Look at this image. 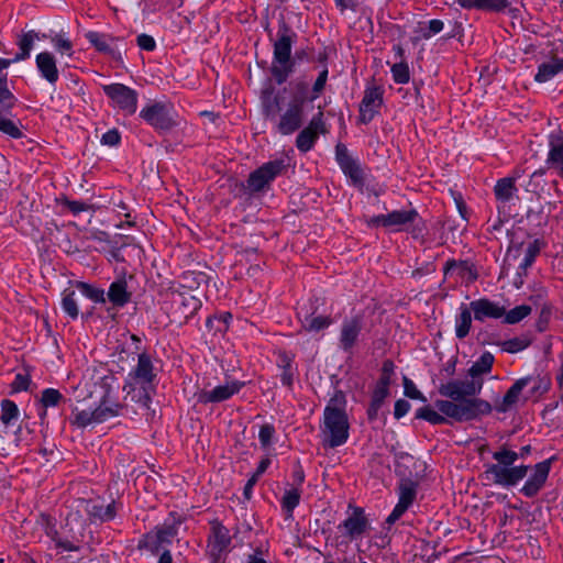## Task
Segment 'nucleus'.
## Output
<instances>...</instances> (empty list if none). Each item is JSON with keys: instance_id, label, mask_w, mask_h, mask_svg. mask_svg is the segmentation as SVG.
<instances>
[{"instance_id": "obj_42", "label": "nucleus", "mask_w": 563, "mask_h": 563, "mask_svg": "<svg viewBox=\"0 0 563 563\" xmlns=\"http://www.w3.org/2000/svg\"><path fill=\"white\" fill-rule=\"evenodd\" d=\"M271 464L269 459H263L257 465L256 471L252 474L244 486V496L250 499L252 495V489L254 485L257 483L258 478L266 472L267 467Z\"/></svg>"}, {"instance_id": "obj_37", "label": "nucleus", "mask_w": 563, "mask_h": 563, "mask_svg": "<svg viewBox=\"0 0 563 563\" xmlns=\"http://www.w3.org/2000/svg\"><path fill=\"white\" fill-rule=\"evenodd\" d=\"M75 286L82 294V296L87 297L88 299L92 300L93 302H97V303L106 302V292L102 288L96 287V286L85 283V282H76Z\"/></svg>"}, {"instance_id": "obj_43", "label": "nucleus", "mask_w": 563, "mask_h": 563, "mask_svg": "<svg viewBox=\"0 0 563 563\" xmlns=\"http://www.w3.org/2000/svg\"><path fill=\"white\" fill-rule=\"evenodd\" d=\"M416 417L423 419L432 424H442L445 422V417L448 416L441 412L439 409L437 411L431 407H422L417 411Z\"/></svg>"}, {"instance_id": "obj_53", "label": "nucleus", "mask_w": 563, "mask_h": 563, "mask_svg": "<svg viewBox=\"0 0 563 563\" xmlns=\"http://www.w3.org/2000/svg\"><path fill=\"white\" fill-rule=\"evenodd\" d=\"M404 389L405 395L411 399L427 400L422 393L416 387L415 383L407 377L404 378Z\"/></svg>"}, {"instance_id": "obj_40", "label": "nucleus", "mask_w": 563, "mask_h": 563, "mask_svg": "<svg viewBox=\"0 0 563 563\" xmlns=\"http://www.w3.org/2000/svg\"><path fill=\"white\" fill-rule=\"evenodd\" d=\"M531 343V340L528 335L516 336L509 340H505L500 342L498 345L501 347L504 352L507 353H518L527 349Z\"/></svg>"}, {"instance_id": "obj_44", "label": "nucleus", "mask_w": 563, "mask_h": 563, "mask_svg": "<svg viewBox=\"0 0 563 563\" xmlns=\"http://www.w3.org/2000/svg\"><path fill=\"white\" fill-rule=\"evenodd\" d=\"M19 417V408L18 406L9 399H3L1 401V421L4 424H10L12 421L16 420Z\"/></svg>"}, {"instance_id": "obj_57", "label": "nucleus", "mask_w": 563, "mask_h": 563, "mask_svg": "<svg viewBox=\"0 0 563 563\" xmlns=\"http://www.w3.org/2000/svg\"><path fill=\"white\" fill-rule=\"evenodd\" d=\"M63 205L74 214L77 216L89 210L90 206L84 201L64 199Z\"/></svg>"}, {"instance_id": "obj_32", "label": "nucleus", "mask_w": 563, "mask_h": 563, "mask_svg": "<svg viewBox=\"0 0 563 563\" xmlns=\"http://www.w3.org/2000/svg\"><path fill=\"white\" fill-rule=\"evenodd\" d=\"M457 274L461 278H466L468 282H473L477 278V273L474 267L467 262H455L449 261L444 266V275Z\"/></svg>"}, {"instance_id": "obj_9", "label": "nucleus", "mask_w": 563, "mask_h": 563, "mask_svg": "<svg viewBox=\"0 0 563 563\" xmlns=\"http://www.w3.org/2000/svg\"><path fill=\"white\" fill-rule=\"evenodd\" d=\"M291 35L287 27L278 32V40L274 44L272 75L278 85L284 84L294 71L291 55Z\"/></svg>"}, {"instance_id": "obj_35", "label": "nucleus", "mask_w": 563, "mask_h": 563, "mask_svg": "<svg viewBox=\"0 0 563 563\" xmlns=\"http://www.w3.org/2000/svg\"><path fill=\"white\" fill-rule=\"evenodd\" d=\"M516 191L515 179L509 177L499 179L494 187L496 199L504 205L514 198Z\"/></svg>"}, {"instance_id": "obj_49", "label": "nucleus", "mask_w": 563, "mask_h": 563, "mask_svg": "<svg viewBox=\"0 0 563 563\" xmlns=\"http://www.w3.org/2000/svg\"><path fill=\"white\" fill-rule=\"evenodd\" d=\"M74 423L80 428L98 423L95 419V410H81L75 415Z\"/></svg>"}, {"instance_id": "obj_64", "label": "nucleus", "mask_w": 563, "mask_h": 563, "mask_svg": "<svg viewBox=\"0 0 563 563\" xmlns=\"http://www.w3.org/2000/svg\"><path fill=\"white\" fill-rule=\"evenodd\" d=\"M12 98L13 96L7 87V75H4L0 77V103Z\"/></svg>"}, {"instance_id": "obj_6", "label": "nucleus", "mask_w": 563, "mask_h": 563, "mask_svg": "<svg viewBox=\"0 0 563 563\" xmlns=\"http://www.w3.org/2000/svg\"><path fill=\"white\" fill-rule=\"evenodd\" d=\"M372 228L384 227L391 232H409L419 238L424 231V222L416 209L394 210L387 214H378L368 220Z\"/></svg>"}, {"instance_id": "obj_10", "label": "nucleus", "mask_w": 563, "mask_h": 563, "mask_svg": "<svg viewBox=\"0 0 563 563\" xmlns=\"http://www.w3.org/2000/svg\"><path fill=\"white\" fill-rule=\"evenodd\" d=\"M286 169L283 159L269 161L250 174L247 189L252 192L264 190L271 183Z\"/></svg>"}, {"instance_id": "obj_22", "label": "nucleus", "mask_w": 563, "mask_h": 563, "mask_svg": "<svg viewBox=\"0 0 563 563\" xmlns=\"http://www.w3.org/2000/svg\"><path fill=\"white\" fill-rule=\"evenodd\" d=\"M343 527L350 539H356L368 529V520L362 508H353L347 518L339 526Z\"/></svg>"}, {"instance_id": "obj_41", "label": "nucleus", "mask_w": 563, "mask_h": 563, "mask_svg": "<svg viewBox=\"0 0 563 563\" xmlns=\"http://www.w3.org/2000/svg\"><path fill=\"white\" fill-rule=\"evenodd\" d=\"M301 497V489L298 487H291L285 490L282 499L283 508L291 515L294 509L299 505Z\"/></svg>"}, {"instance_id": "obj_60", "label": "nucleus", "mask_w": 563, "mask_h": 563, "mask_svg": "<svg viewBox=\"0 0 563 563\" xmlns=\"http://www.w3.org/2000/svg\"><path fill=\"white\" fill-rule=\"evenodd\" d=\"M280 380L284 386L291 387L294 384L296 367H289L285 369H280Z\"/></svg>"}, {"instance_id": "obj_24", "label": "nucleus", "mask_w": 563, "mask_h": 563, "mask_svg": "<svg viewBox=\"0 0 563 563\" xmlns=\"http://www.w3.org/2000/svg\"><path fill=\"white\" fill-rule=\"evenodd\" d=\"M86 38L99 52L109 54L113 57L119 55L117 38L93 31L88 32L86 34Z\"/></svg>"}, {"instance_id": "obj_28", "label": "nucleus", "mask_w": 563, "mask_h": 563, "mask_svg": "<svg viewBox=\"0 0 563 563\" xmlns=\"http://www.w3.org/2000/svg\"><path fill=\"white\" fill-rule=\"evenodd\" d=\"M107 297L113 306L119 308L124 307L131 300V292L128 291L126 282L119 279L111 283Z\"/></svg>"}, {"instance_id": "obj_1", "label": "nucleus", "mask_w": 563, "mask_h": 563, "mask_svg": "<svg viewBox=\"0 0 563 563\" xmlns=\"http://www.w3.org/2000/svg\"><path fill=\"white\" fill-rule=\"evenodd\" d=\"M494 361L490 352H484L468 368L470 379H451L441 384L439 394L446 399L437 400L435 408L459 422L475 420L490 413V404L475 396L482 391L483 376L490 373Z\"/></svg>"}, {"instance_id": "obj_33", "label": "nucleus", "mask_w": 563, "mask_h": 563, "mask_svg": "<svg viewBox=\"0 0 563 563\" xmlns=\"http://www.w3.org/2000/svg\"><path fill=\"white\" fill-rule=\"evenodd\" d=\"M547 163L563 179V137L556 142H551Z\"/></svg>"}, {"instance_id": "obj_19", "label": "nucleus", "mask_w": 563, "mask_h": 563, "mask_svg": "<svg viewBox=\"0 0 563 563\" xmlns=\"http://www.w3.org/2000/svg\"><path fill=\"white\" fill-rule=\"evenodd\" d=\"M230 543L231 537L229 530L220 522H214L212 525V534L208 543V552L213 562L220 560L221 554L229 548Z\"/></svg>"}, {"instance_id": "obj_34", "label": "nucleus", "mask_w": 563, "mask_h": 563, "mask_svg": "<svg viewBox=\"0 0 563 563\" xmlns=\"http://www.w3.org/2000/svg\"><path fill=\"white\" fill-rule=\"evenodd\" d=\"M472 327V310L465 305L460 307V313L455 317V335L464 339L468 335Z\"/></svg>"}, {"instance_id": "obj_7", "label": "nucleus", "mask_w": 563, "mask_h": 563, "mask_svg": "<svg viewBox=\"0 0 563 563\" xmlns=\"http://www.w3.org/2000/svg\"><path fill=\"white\" fill-rule=\"evenodd\" d=\"M46 536L54 542L55 548L60 551H78L76 544L84 538L82 520L78 512H71L66 518V523L58 532L54 525L47 522Z\"/></svg>"}, {"instance_id": "obj_48", "label": "nucleus", "mask_w": 563, "mask_h": 563, "mask_svg": "<svg viewBox=\"0 0 563 563\" xmlns=\"http://www.w3.org/2000/svg\"><path fill=\"white\" fill-rule=\"evenodd\" d=\"M63 399L62 394L54 388H46L42 391L41 401L45 408L55 407Z\"/></svg>"}, {"instance_id": "obj_27", "label": "nucleus", "mask_w": 563, "mask_h": 563, "mask_svg": "<svg viewBox=\"0 0 563 563\" xmlns=\"http://www.w3.org/2000/svg\"><path fill=\"white\" fill-rule=\"evenodd\" d=\"M91 521H109L117 515V506L114 503L104 505L102 503H89L86 508Z\"/></svg>"}, {"instance_id": "obj_58", "label": "nucleus", "mask_w": 563, "mask_h": 563, "mask_svg": "<svg viewBox=\"0 0 563 563\" xmlns=\"http://www.w3.org/2000/svg\"><path fill=\"white\" fill-rule=\"evenodd\" d=\"M136 42L142 49L147 52H152L156 47L155 40L151 35L144 33L137 36Z\"/></svg>"}, {"instance_id": "obj_12", "label": "nucleus", "mask_w": 563, "mask_h": 563, "mask_svg": "<svg viewBox=\"0 0 563 563\" xmlns=\"http://www.w3.org/2000/svg\"><path fill=\"white\" fill-rule=\"evenodd\" d=\"M104 93L126 114H133L137 108V92L123 84L103 87Z\"/></svg>"}, {"instance_id": "obj_52", "label": "nucleus", "mask_w": 563, "mask_h": 563, "mask_svg": "<svg viewBox=\"0 0 563 563\" xmlns=\"http://www.w3.org/2000/svg\"><path fill=\"white\" fill-rule=\"evenodd\" d=\"M327 79H328V69L324 68L318 76L317 80L314 81L313 84V87H312V95L310 96L309 100L310 101H313L316 100L320 93L322 92V90L324 89V86L327 84Z\"/></svg>"}, {"instance_id": "obj_59", "label": "nucleus", "mask_w": 563, "mask_h": 563, "mask_svg": "<svg viewBox=\"0 0 563 563\" xmlns=\"http://www.w3.org/2000/svg\"><path fill=\"white\" fill-rule=\"evenodd\" d=\"M120 133L118 132V130L113 129L109 130L102 135L101 143L103 145L115 146L120 143Z\"/></svg>"}, {"instance_id": "obj_55", "label": "nucleus", "mask_w": 563, "mask_h": 563, "mask_svg": "<svg viewBox=\"0 0 563 563\" xmlns=\"http://www.w3.org/2000/svg\"><path fill=\"white\" fill-rule=\"evenodd\" d=\"M274 434L275 428L272 424H263L258 433V439L262 446L267 448L268 445H271Z\"/></svg>"}, {"instance_id": "obj_31", "label": "nucleus", "mask_w": 563, "mask_h": 563, "mask_svg": "<svg viewBox=\"0 0 563 563\" xmlns=\"http://www.w3.org/2000/svg\"><path fill=\"white\" fill-rule=\"evenodd\" d=\"M561 71H563V59L552 58L550 62L539 65L534 80L538 82H547Z\"/></svg>"}, {"instance_id": "obj_39", "label": "nucleus", "mask_w": 563, "mask_h": 563, "mask_svg": "<svg viewBox=\"0 0 563 563\" xmlns=\"http://www.w3.org/2000/svg\"><path fill=\"white\" fill-rule=\"evenodd\" d=\"M62 308L73 320L79 314L78 301L75 290L65 289L62 294Z\"/></svg>"}, {"instance_id": "obj_2", "label": "nucleus", "mask_w": 563, "mask_h": 563, "mask_svg": "<svg viewBox=\"0 0 563 563\" xmlns=\"http://www.w3.org/2000/svg\"><path fill=\"white\" fill-rule=\"evenodd\" d=\"M286 89L275 92L267 88L262 92L263 113L280 135H291L305 123V98L291 97L287 100Z\"/></svg>"}, {"instance_id": "obj_50", "label": "nucleus", "mask_w": 563, "mask_h": 563, "mask_svg": "<svg viewBox=\"0 0 563 563\" xmlns=\"http://www.w3.org/2000/svg\"><path fill=\"white\" fill-rule=\"evenodd\" d=\"M0 131L10 135L11 137L19 139L22 136L21 130L18 128V125L3 117L0 115Z\"/></svg>"}, {"instance_id": "obj_18", "label": "nucleus", "mask_w": 563, "mask_h": 563, "mask_svg": "<svg viewBox=\"0 0 563 563\" xmlns=\"http://www.w3.org/2000/svg\"><path fill=\"white\" fill-rule=\"evenodd\" d=\"M363 329L362 318L358 316L344 319L340 331V347L344 352H351L357 342L358 335Z\"/></svg>"}, {"instance_id": "obj_14", "label": "nucleus", "mask_w": 563, "mask_h": 563, "mask_svg": "<svg viewBox=\"0 0 563 563\" xmlns=\"http://www.w3.org/2000/svg\"><path fill=\"white\" fill-rule=\"evenodd\" d=\"M176 534L177 528L175 526H163L155 531L146 533L140 547L148 550L153 554H157L162 550H167L166 545L172 543Z\"/></svg>"}, {"instance_id": "obj_47", "label": "nucleus", "mask_w": 563, "mask_h": 563, "mask_svg": "<svg viewBox=\"0 0 563 563\" xmlns=\"http://www.w3.org/2000/svg\"><path fill=\"white\" fill-rule=\"evenodd\" d=\"M52 43L59 54L71 56L74 54L73 43L64 34L59 33L52 37Z\"/></svg>"}, {"instance_id": "obj_5", "label": "nucleus", "mask_w": 563, "mask_h": 563, "mask_svg": "<svg viewBox=\"0 0 563 563\" xmlns=\"http://www.w3.org/2000/svg\"><path fill=\"white\" fill-rule=\"evenodd\" d=\"M345 396L336 391L323 410L320 438L323 448L334 449L346 443L350 423L345 412Z\"/></svg>"}, {"instance_id": "obj_45", "label": "nucleus", "mask_w": 563, "mask_h": 563, "mask_svg": "<svg viewBox=\"0 0 563 563\" xmlns=\"http://www.w3.org/2000/svg\"><path fill=\"white\" fill-rule=\"evenodd\" d=\"M531 307L528 305H520L515 307L514 309L509 310L508 312L505 311V322L508 324H515L523 320L526 317H528L531 313Z\"/></svg>"}, {"instance_id": "obj_46", "label": "nucleus", "mask_w": 563, "mask_h": 563, "mask_svg": "<svg viewBox=\"0 0 563 563\" xmlns=\"http://www.w3.org/2000/svg\"><path fill=\"white\" fill-rule=\"evenodd\" d=\"M391 76L396 84H407L410 80L409 66L405 62L395 63L391 66Z\"/></svg>"}, {"instance_id": "obj_25", "label": "nucleus", "mask_w": 563, "mask_h": 563, "mask_svg": "<svg viewBox=\"0 0 563 563\" xmlns=\"http://www.w3.org/2000/svg\"><path fill=\"white\" fill-rule=\"evenodd\" d=\"M174 314L178 316L179 319L187 321L191 318L201 307V301L191 295H179L178 299L175 300Z\"/></svg>"}, {"instance_id": "obj_21", "label": "nucleus", "mask_w": 563, "mask_h": 563, "mask_svg": "<svg viewBox=\"0 0 563 563\" xmlns=\"http://www.w3.org/2000/svg\"><path fill=\"white\" fill-rule=\"evenodd\" d=\"M470 307L477 321H484L486 318L499 319L505 314L503 306L486 298L472 301Z\"/></svg>"}, {"instance_id": "obj_29", "label": "nucleus", "mask_w": 563, "mask_h": 563, "mask_svg": "<svg viewBox=\"0 0 563 563\" xmlns=\"http://www.w3.org/2000/svg\"><path fill=\"white\" fill-rule=\"evenodd\" d=\"M530 383V377H523L518 380H516L512 386L508 389L506 395L503 398L501 404L497 407L498 411L506 412L508 411L514 405H516L519 401V397L521 395V391L528 384Z\"/></svg>"}, {"instance_id": "obj_13", "label": "nucleus", "mask_w": 563, "mask_h": 563, "mask_svg": "<svg viewBox=\"0 0 563 563\" xmlns=\"http://www.w3.org/2000/svg\"><path fill=\"white\" fill-rule=\"evenodd\" d=\"M418 484L410 478H402L398 485V503L386 519L394 525L412 505L417 496Z\"/></svg>"}, {"instance_id": "obj_16", "label": "nucleus", "mask_w": 563, "mask_h": 563, "mask_svg": "<svg viewBox=\"0 0 563 563\" xmlns=\"http://www.w3.org/2000/svg\"><path fill=\"white\" fill-rule=\"evenodd\" d=\"M383 103V90L379 87H367L364 91L363 100L360 104V120L362 123H368L378 112Z\"/></svg>"}, {"instance_id": "obj_3", "label": "nucleus", "mask_w": 563, "mask_h": 563, "mask_svg": "<svg viewBox=\"0 0 563 563\" xmlns=\"http://www.w3.org/2000/svg\"><path fill=\"white\" fill-rule=\"evenodd\" d=\"M157 369L145 351L139 353L136 365L126 376L123 390L131 400L148 409L156 391Z\"/></svg>"}, {"instance_id": "obj_54", "label": "nucleus", "mask_w": 563, "mask_h": 563, "mask_svg": "<svg viewBox=\"0 0 563 563\" xmlns=\"http://www.w3.org/2000/svg\"><path fill=\"white\" fill-rule=\"evenodd\" d=\"M30 385V376L26 373H18L11 383L12 391L19 393L26 390Z\"/></svg>"}, {"instance_id": "obj_11", "label": "nucleus", "mask_w": 563, "mask_h": 563, "mask_svg": "<svg viewBox=\"0 0 563 563\" xmlns=\"http://www.w3.org/2000/svg\"><path fill=\"white\" fill-rule=\"evenodd\" d=\"M327 132L325 123L323 120V112L319 110L309 121L308 125L303 128L296 137V147L301 153H307L314 146L320 134Z\"/></svg>"}, {"instance_id": "obj_23", "label": "nucleus", "mask_w": 563, "mask_h": 563, "mask_svg": "<svg viewBox=\"0 0 563 563\" xmlns=\"http://www.w3.org/2000/svg\"><path fill=\"white\" fill-rule=\"evenodd\" d=\"M37 70L41 76L51 85H55L59 78L56 59L49 52H42L35 58Z\"/></svg>"}, {"instance_id": "obj_38", "label": "nucleus", "mask_w": 563, "mask_h": 563, "mask_svg": "<svg viewBox=\"0 0 563 563\" xmlns=\"http://www.w3.org/2000/svg\"><path fill=\"white\" fill-rule=\"evenodd\" d=\"M444 29V23L441 20L433 19L428 22H421L418 24L417 33L418 38L429 40L432 36L439 34Z\"/></svg>"}, {"instance_id": "obj_20", "label": "nucleus", "mask_w": 563, "mask_h": 563, "mask_svg": "<svg viewBox=\"0 0 563 563\" xmlns=\"http://www.w3.org/2000/svg\"><path fill=\"white\" fill-rule=\"evenodd\" d=\"M335 159L344 175L347 176L353 184L362 183V169L357 162L350 156L346 146L342 143L335 146Z\"/></svg>"}, {"instance_id": "obj_17", "label": "nucleus", "mask_w": 563, "mask_h": 563, "mask_svg": "<svg viewBox=\"0 0 563 563\" xmlns=\"http://www.w3.org/2000/svg\"><path fill=\"white\" fill-rule=\"evenodd\" d=\"M243 386L244 383L239 380L227 382L224 385H219L211 390H202L199 393L198 401L200 404L224 401L238 394Z\"/></svg>"}, {"instance_id": "obj_56", "label": "nucleus", "mask_w": 563, "mask_h": 563, "mask_svg": "<svg viewBox=\"0 0 563 563\" xmlns=\"http://www.w3.org/2000/svg\"><path fill=\"white\" fill-rule=\"evenodd\" d=\"M509 4V0H483L482 10L499 12L508 8Z\"/></svg>"}, {"instance_id": "obj_4", "label": "nucleus", "mask_w": 563, "mask_h": 563, "mask_svg": "<svg viewBox=\"0 0 563 563\" xmlns=\"http://www.w3.org/2000/svg\"><path fill=\"white\" fill-rule=\"evenodd\" d=\"M531 452L530 445L522 446L519 452L510 450L508 446L503 445L499 450L493 453L495 464L487 466L485 474L488 479L494 484L510 487L517 485L522 481L527 474L528 465H515L519 459H525Z\"/></svg>"}, {"instance_id": "obj_36", "label": "nucleus", "mask_w": 563, "mask_h": 563, "mask_svg": "<svg viewBox=\"0 0 563 563\" xmlns=\"http://www.w3.org/2000/svg\"><path fill=\"white\" fill-rule=\"evenodd\" d=\"M332 320L328 316H312L306 314L301 320V325L305 330L309 332H318L328 328L331 324Z\"/></svg>"}, {"instance_id": "obj_30", "label": "nucleus", "mask_w": 563, "mask_h": 563, "mask_svg": "<svg viewBox=\"0 0 563 563\" xmlns=\"http://www.w3.org/2000/svg\"><path fill=\"white\" fill-rule=\"evenodd\" d=\"M45 34H40L35 31H29L20 35L16 44L19 46V53L14 56L13 62H20L30 57L34 42L44 38Z\"/></svg>"}, {"instance_id": "obj_15", "label": "nucleus", "mask_w": 563, "mask_h": 563, "mask_svg": "<svg viewBox=\"0 0 563 563\" xmlns=\"http://www.w3.org/2000/svg\"><path fill=\"white\" fill-rule=\"evenodd\" d=\"M550 470L551 459L537 463L531 468V473L526 483L523 484V486L521 487L520 493L528 498L537 496L545 485Z\"/></svg>"}, {"instance_id": "obj_61", "label": "nucleus", "mask_w": 563, "mask_h": 563, "mask_svg": "<svg viewBox=\"0 0 563 563\" xmlns=\"http://www.w3.org/2000/svg\"><path fill=\"white\" fill-rule=\"evenodd\" d=\"M410 410V404L407 400L399 399L395 402L394 416L397 419L402 418Z\"/></svg>"}, {"instance_id": "obj_51", "label": "nucleus", "mask_w": 563, "mask_h": 563, "mask_svg": "<svg viewBox=\"0 0 563 563\" xmlns=\"http://www.w3.org/2000/svg\"><path fill=\"white\" fill-rule=\"evenodd\" d=\"M539 252H540V250H539L537 241H534L533 243H530L525 252V257L520 264V268L527 269L528 267H530L532 265V263L534 262Z\"/></svg>"}, {"instance_id": "obj_63", "label": "nucleus", "mask_w": 563, "mask_h": 563, "mask_svg": "<svg viewBox=\"0 0 563 563\" xmlns=\"http://www.w3.org/2000/svg\"><path fill=\"white\" fill-rule=\"evenodd\" d=\"M277 365H278L279 369H285V368L294 367L292 357L289 356L285 352H280L278 354Z\"/></svg>"}, {"instance_id": "obj_8", "label": "nucleus", "mask_w": 563, "mask_h": 563, "mask_svg": "<svg viewBox=\"0 0 563 563\" xmlns=\"http://www.w3.org/2000/svg\"><path fill=\"white\" fill-rule=\"evenodd\" d=\"M140 117L159 133L179 125V114L170 102L151 101L140 111Z\"/></svg>"}, {"instance_id": "obj_26", "label": "nucleus", "mask_w": 563, "mask_h": 563, "mask_svg": "<svg viewBox=\"0 0 563 563\" xmlns=\"http://www.w3.org/2000/svg\"><path fill=\"white\" fill-rule=\"evenodd\" d=\"M122 409V405L112 400L110 398L109 391L104 394L99 406L95 408V419L98 423H102L110 418L117 417L120 415Z\"/></svg>"}, {"instance_id": "obj_62", "label": "nucleus", "mask_w": 563, "mask_h": 563, "mask_svg": "<svg viewBox=\"0 0 563 563\" xmlns=\"http://www.w3.org/2000/svg\"><path fill=\"white\" fill-rule=\"evenodd\" d=\"M388 393H389V388L388 387L380 386V385L377 384L375 389H374L372 399L375 400L376 402L383 404L384 399L388 396Z\"/></svg>"}]
</instances>
